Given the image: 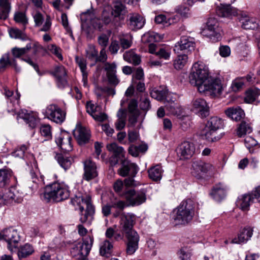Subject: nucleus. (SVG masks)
<instances>
[{
	"label": "nucleus",
	"instance_id": "nucleus-1",
	"mask_svg": "<svg viewBox=\"0 0 260 260\" xmlns=\"http://www.w3.org/2000/svg\"><path fill=\"white\" fill-rule=\"evenodd\" d=\"M113 216L117 218L120 216L119 230L118 233L113 228L107 229L105 235L107 238L119 241L123 240L125 237L127 240L126 252L131 255L134 254L138 248L140 237L134 230L136 216L132 213L124 212L117 209L113 213Z\"/></svg>",
	"mask_w": 260,
	"mask_h": 260
},
{
	"label": "nucleus",
	"instance_id": "nucleus-2",
	"mask_svg": "<svg viewBox=\"0 0 260 260\" xmlns=\"http://www.w3.org/2000/svg\"><path fill=\"white\" fill-rule=\"evenodd\" d=\"M189 81L198 87L200 93L208 92L214 96L220 95L223 88L221 80L210 76L208 67L202 62H197L193 64L189 75Z\"/></svg>",
	"mask_w": 260,
	"mask_h": 260
},
{
	"label": "nucleus",
	"instance_id": "nucleus-3",
	"mask_svg": "<svg viewBox=\"0 0 260 260\" xmlns=\"http://www.w3.org/2000/svg\"><path fill=\"white\" fill-rule=\"evenodd\" d=\"M195 214L194 202L191 199L183 201L174 210L173 217L176 225H185L190 222Z\"/></svg>",
	"mask_w": 260,
	"mask_h": 260
},
{
	"label": "nucleus",
	"instance_id": "nucleus-4",
	"mask_svg": "<svg viewBox=\"0 0 260 260\" xmlns=\"http://www.w3.org/2000/svg\"><path fill=\"white\" fill-rule=\"evenodd\" d=\"M70 196L69 187L63 183L54 182L46 186L43 197L46 202H59Z\"/></svg>",
	"mask_w": 260,
	"mask_h": 260
},
{
	"label": "nucleus",
	"instance_id": "nucleus-5",
	"mask_svg": "<svg viewBox=\"0 0 260 260\" xmlns=\"http://www.w3.org/2000/svg\"><path fill=\"white\" fill-rule=\"evenodd\" d=\"M72 202L74 205H76L79 207L81 213L80 221L82 223L87 222L90 224L94 213V208L91 203L90 197L88 196H76L72 200Z\"/></svg>",
	"mask_w": 260,
	"mask_h": 260
},
{
	"label": "nucleus",
	"instance_id": "nucleus-6",
	"mask_svg": "<svg viewBox=\"0 0 260 260\" xmlns=\"http://www.w3.org/2000/svg\"><path fill=\"white\" fill-rule=\"evenodd\" d=\"M223 120L217 116L211 117L207 121L203 132V136L209 142L218 140L220 137L217 136V131L223 127Z\"/></svg>",
	"mask_w": 260,
	"mask_h": 260
},
{
	"label": "nucleus",
	"instance_id": "nucleus-7",
	"mask_svg": "<svg viewBox=\"0 0 260 260\" xmlns=\"http://www.w3.org/2000/svg\"><path fill=\"white\" fill-rule=\"evenodd\" d=\"M93 241L90 236L87 237L83 242H78L74 245L71 250V254L78 260H86Z\"/></svg>",
	"mask_w": 260,
	"mask_h": 260
},
{
	"label": "nucleus",
	"instance_id": "nucleus-8",
	"mask_svg": "<svg viewBox=\"0 0 260 260\" xmlns=\"http://www.w3.org/2000/svg\"><path fill=\"white\" fill-rule=\"evenodd\" d=\"M123 196L126 199L128 205L132 206H139L146 200V190L145 189H141L136 191L134 189H129L123 193Z\"/></svg>",
	"mask_w": 260,
	"mask_h": 260
},
{
	"label": "nucleus",
	"instance_id": "nucleus-9",
	"mask_svg": "<svg viewBox=\"0 0 260 260\" xmlns=\"http://www.w3.org/2000/svg\"><path fill=\"white\" fill-rule=\"evenodd\" d=\"M43 114L46 118L58 124L62 123L66 118V113L55 104L48 106Z\"/></svg>",
	"mask_w": 260,
	"mask_h": 260
},
{
	"label": "nucleus",
	"instance_id": "nucleus-10",
	"mask_svg": "<svg viewBox=\"0 0 260 260\" xmlns=\"http://www.w3.org/2000/svg\"><path fill=\"white\" fill-rule=\"evenodd\" d=\"M0 240H4L8 243V249L12 251L16 248L20 241L17 231L12 228L4 229L0 233Z\"/></svg>",
	"mask_w": 260,
	"mask_h": 260
},
{
	"label": "nucleus",
	"instance_id": "nucleus-11",
	"mask_svg": "<svg viewBox=\"0 0 260 260\" xmlns=\"http://www.w3.org/2000/svg\"><path fill=\"white\" fill-rule=\"evenodd\" d=\"M2 204L20 203L23 200V193L20 192L15 186H11L4 193H0Z\"/></svg>",
	"mask_w": 260,
	"mask_h": 260
},
{
	"label": "nucleus",
	"instance_id": "nucleus-12",
	"mask_svg": "<svg viewBox=\"0 0 260 260\" xmlns=\"http://www.w3.org/2000/svg\"><path fill=\"white\" fill-rule=\"evenodd\" d=\"M219 31L218 23L217 20L213 18H210L201 33L203 36L209 38L213 41H216L220 37Z\"/></svg>",
	"mask_w": 260,
	"mask_h": 260
},
{
	"label": "nucleus",
	"instance_id": "nucleus-13",
	"mask_svg": "<svg viewBox=\"0 0 260 260\" xmlns=\"http://www.w3.org/2000/svg\"><path fill=\"white\" fill-rule=\"evenodd\" d=\"M176 152L180 159H189L195 153L196 147L192 142L184 141L178 146Z\"/></svg>",
	"mask_w": 260,
	"mask_h": 260
},
{
	"label": "nucleus",
	"instance_id": "nucleus-14",
	"mask_svg": "<svg viewBox=\"0 0 260 260\" xmlns=\"http://www.w3.org/2000/svg\"><path fill=\"white\" fill-rule=\"evenodd\" d=\"M213 166L201 160L194 161L192 164L191 173L197 178H201L204 175L211 171Z\"/></svg>",
	"mask_w": 260,
	"mask_h": 260
},
{
	"label": "nucleus",
	"instance_id": "nucleus-15",
	"mask_svg": "<svg viewBox=\"0 0 260 260\" xmlns=\"http://www.w3.org/2000/svg\"><path fill=\"white\" fill-rule=\"evenodd\" d=\"M191 110L202 117L209 115V107L206 101L202 98H195L192 101Z\"/></svg>",
	"mask_w": 260,
	"mask_h": 260
},
{
	"label": "nucleus",
	"instance_id": "nucleus-16",
	"mask_svg": "<svg viewBox=\"0 0 260 260\" xmlns=\"http://www.w3.org/2000/svg\"><path fill=\"white\" fill-rule=\"evenodd\" d=\"M51 74L56 78V82L59 88H63L68 85L67 71L63 66L55 67L54 71L51 72Z\"/></svg>",
	"mask_w": 260,
	"mask_h": 260
},
{
	"label": "nucleus",
	"instance_id": "nucleus-17",
	"mask_svg": "<svg viewBox=\"0 0 260 260\" xmlns=\"http://www.w3.org/2000/svg\"><path fill=\"white\" fill-rule=\"evenodd\" d=\"M195 43L193 38L183 36L174 47V51L179 53V51H183L184 52L188 53L194 50Z\"/></svg>",
	"mask_w": 260,
	"mask_h": 260
},
{
	"label": "nucleus",
	"instance_id": "nucleus-18",
	"mask_svg": "<svg viewBox=\"0 0 260 260\" xmlns=\"http://www.w3.org/2000/svg\"><path fill=\"white\" fill-rule=\"evenodd\" d=\"M73 135L79 145L87 143L90 137L89 131L80 124H77L73 131Z\"/></svg>",
	"mask_w": 260,
	"mask_h": 260
},
{
	"label": "nucleus",
	"instance_id": "nucleus-19",
	"mask_svg": "<svg viewBox=\"0 0 260 260\" xmlns=\"http://www.w3.org/2000/svg\"><path fill=\"white\" fill-rule=\"evenodd\" d=\"M121 168L119 170L120 176L125 177L130 175L135 177L138 171V167L134 163L126 159L122 160Z\"/></svg>",
	"mask_w": 260,
	"mask_h": 260
},
{
	"label": "nucleus",
	"instance_id": "nucleus-20",
	"mask_svg": "<svg viewBox=\"0 0 260 260\" xmlns=\"http://www.w3.org/2000/svg\"><path fill=\"white\" fill-rule=\"evenodd\" d=\"M83 178L90 181L98 176L97 167L95 162L90 159H87L84 162Z\"/></svg>",
	"mask_w": 260,
	"mask_h": 260
},
{
	"label": "nucleus",
	"instance_id": "nucleus-21",
	"mask_svg": "<svg viewBox=\"0 0 260 260\" xmlns=\"http://www.w3.org/2000/svg\"><path fill=\"white\" fill-rule=\"evenodd\" d=\"M72 138L66 132L62 133L56 138L55 142L57 145L65 152H69L72 150L71 143Z\"/></svg>",
	"mask_w": 260,
	"mask_h": 260
},
{
	"label": "nucleus",
	"instance_id": "nucleus-22",
	"mask_svg": "<svg viewBox=\"0 0 260 260\" xmlns=\"http://www.w3.org/2000/svg\"><path fill=\"white\" fill-rule=\"evenodd\" d=\"M253 234V229L251 227H246L241 230L237 238H234L232 242L234 243L241 244L246 242L251 237Z\"/></svg>",
	"mask_w": 260,
	"mask_h": 260
},
{
	"label": "nucleus",
	"instance_id": "nucleus-23",
	"mask_svg": "<svg viewBox=\"0 0 260 260\" xmlns=\"http://www.w3.org/2000/svg\"><path fill=\"white\" fill-rule=\"evenodd\" d=\"M145 24L144 18L138 14H132L129 19V27L133 30L142 28Z\"/></svg>",
	"mask_w": 260,
	"mask_h": 260
},
{
	"label": "nucleus",
	"instance_id": "nucleus-24",
	"mask_svg": "<svg viewBox=\"0 0 260 260\" xmlns=\"http://www.w3.org/2000/svg\"><path fill=\"white\" fill-rule=\"evenodd\" d=\"M228 117L236 121H239L245 117L244 111L239 107L229 108L225 110Z\"/></svg>",
	"mask_w": 260,
	"mask_h": 260
},
{
	"label": "nucleus",
	"instance_id": "nucleus-25",
	"mask_svg": "<svg viewBox=\"0 0 260 260\" xmlns=\"http://www.w3.org/2000/svg\"><path fill=\"white\" fill-rule=\"evenodd\" d=\"M226 193V186L219 183L213 187L210 193V195L216 201H220L225 197Z\"/></svg>",
	"mask_w": 260,
	"mask_h": 260
},
{
	"label": "nucleus",
	"instance_id": "nucleus-26",
	"mask_svg": "<svg viewBox=\"0 0 260 260\" xmlns=\"http://www.w3.org/2000/svg\"><path fill=\"white\" fill-rule=\"evenodd\" d=\"M75 61L78 65L82 74V81L84 86L87 85V77L88 73L87 72V63L86 60L84 58L76 56L75 57Z\"/></svg>",
	"mask_w": 260,
	"mask_h": 260
},
{
	"label": "nucleus",
	"instance_id": "nucleus-27",
	"mask_svg": "<svg viewBox=\"0 0 260 260\" xmlns=\"http://www.w3.org/2000/svg\"><path fill=\"white\" fill-rule=\"evenodd\" d=\"M254 200L250 194H245L240 197L237 201V205L243 211L248 210L251 202Z\"/></svg>",
	"mask_w": 260,
	"mask_h": 260
},
{
	"label": "nucleus",
	"instance_id": "nucleus-28",
	"mask_svg": "<svg viewBox=\"0 0 260 260\" xmlns=\"http://www.w3.org/2000/svg\"><path fill=\"white\" fill-rule=\"evenodd\" d=\"M164 170L159 165L151 167L148 171L149 177L153 181H159L162 176Z\"/></svg>",
	"mask_w": 260,
	"mask_h": 260
},
{
	"label": "nucleus",
	"instance_id": "nucleus-29",
	"mask_svg": "<svg viewBox=\"0 0 260 260\" xmlns=\"http://www.w3.org/2000/svg\"><path fill=\"white\" fill-rule=\"evenodd\" d=\"M13 176V172L9 169H0V187L8 185Z\"/></svg>",
	"mask_w": 260,
	"mask_h": 260
},
{
	"label": "nucleus",
	"instance_id": "nucleus-30",
	"mask_svg": "<svg viewBox=\"0 0 260 260\" xmlns=\"http://www.w3.org/2000/svg\"><path fill=\"white\" fill-rule=\"evenodd\" d=\"M10 0H0V19L6 20L11 11Z\"/></svg>",
	"mask_w": 260,
	"mask_h": 260
},
{
	"label": "nucleus",
	"instance_id": "nucleus-31",
	"mask_svg": "<svg viewBox=\"0 0 260 260\" xmlns=\"http://www.w3.org/2000/svg\"><path fill=\"white\" fill-rule=\"evenodd\" d=\"M12 66L14 68L16 72L20 71V68L18 67L15 59L10 60L8 54H5L0 59V72L5 70L7 65Z\"/></svg>",
	"mask_w": 260,
	"mask_h": 260
},
{
	"label": "nucleus",
	"instance_id": "nucleus-32",
	"mask_svg": "<svg viewBox=\"0 0 260 260\" xmlns=\"http://www.w3.org/2000/svg\"><path fill=\"white\" fill-rule=\"evenodd\" d=\"M123 57L126 61L135 65L139 64L141 62L140 57L132 50L125 52Z\"/></svg>",
	"mask_w": 260,
	"mask_h": 260
},
{
	"label": "nucleus",
	"instance_id": "nucleus-33",
	"mask_svg": "<svg viewBox=\"0 0 260 260\" xmlns=\"http://www.w3.org/2000/svg\"><path fill=\"white\" fill-rule=\"evenodd\" d=\"M108 150L113 153V155L118 156L119 158H123L124 157L125 151L124 149L118 146L117 144L113 143L108 144L107 146Z\"/></svg>",
	"mask_w": 260,
	"mask_h": 260
},
{
	"label": "nucleus",
	"instance_id": "nucleus-34",
	"mask_svg": "<svg viewBox=\"0 0 260 260\" xmlns=\"http://www.w3.org/2000/svg\"><path fill=\"white\" fill-rule=\"evenodd\" d=\"M168 91L166 88L160 87L154 88L150 92L151 97L157 101L165 100Z\"/></svg>",
	"mask_w": 260,
	"mask_h": 260
},
{
	"label": "nucleus",
	"instance_id": "nucleus-35",
	"mask_svg": "<svg viewBox=\"0 0 260 260\" xmlns=\"http://www.w3.org/2000/svg\"><path fill=\"white\" fill-rule=\"evenodd\" d=\"M16 119L18 120L19 118L23 119L26 123H28L31 127H34L36 124V119L32 115L28 113H24L23 112L16 114Z\"/></svg>",
	"mask_w": 260,
	"mask_h": 260
},
{
	"label": "nucleus",
	"instance_id": "nucleus-36",
	"mask_svg": "<svg viewBox=\"0 0 260 260\" xmlns=\"http://www.w3.org/2000/svg\"><path fill=\"white\" fill-rule=\"evenodd\" d=\"M9 34L11 38L20 39L22 41L26 40L28 37L23 30H20L16 27L10 28L8 30Z\"/></svg>",
	"mask_w": 260,
	"mask_h": 260
},
{
	"label": "nucleus",
	"instance_id": "nucleus-37",
	"mask_svg": "<svg viewBox=\"0 0 260 260\" xmlns=\"http://www.w3.org/2000/svg\"><path fill=\"white\" fill-rule=\"evenodd\" d=\"M34 252L33 247L27 243L20 247L18 251V256L19 258H25L32 254Z\"/></svg>",
	"mask_w": 260,
	"mask_h": 260
},
{
	"label": "nucleus",
	"instance_id": "nucleus-38",
	"mask_svg": "<svg viewBox=\"0 0 260 260\" xmlns=\"http://www.w3.org/2000/svg\"><path fill=\"white\" fill-rule=\"evenodd\" d=\"M260 95V89L257 88H253L246 92L245 102L247 103H253Z\"/></svg>",
	"mask_w": 260,
	"mask_h": 260
},
{
	"label": "nucleus",
	"instance_id": "nucleus-39",
	"mask_svg": "<svg viewBox=\"0 0 260 260\" xmlns=\"http://www.w3.org/2000/svg\"><path fill=\"white\" fill-rule=\"evenodd\" d=\"M55 157L60 166L65 170L70 168L73 161L72 158L64 156L62 154H57Z\"/></svg>",
	"mask_w": 260,
	"mask_h": 260
},
{
	"label": "nucleus",
	"instance_id": "nucleus-40",
	"mask_svg": "<svg viewBox=\"0 0 260 260\" xmlns=\"http://www.w3.org/2000/svg\"><path fill=\"white\" fill-rule=\"evenodd\" d=\"M161 39L158 34L154 32H149L143 35L142 37V41L144 43H148L149 44L154 42H158Z\"/></svg>",
	"mask_w": 260,
	"mask_h": 260
},
{
	"label": "nucleus",
	"instance_id": "nucleus-41",
	"mask_svg": "<svg viewBox=\"0 0 260 260\" xmlns=\"http://www.w3.org/2000/svg\"><path fill=\"white\" fill-rule=\"evenodd\" d=\"M242 27L246 29H254L258 27H260V23H258L255 18H247L242 20Z\"/></svg>",
	"mask_w": 260,
	"mask_h": 260
},
{
	"label": "nucleus",
	"instance_id": "nucleus-42",
	"mask_svg": "<svg viewBox=\"0 0 260 260\" xmlns=\"http://www.w3.org/2000/svg\"><path fill=\"white\" fill-rule=\"evenodd\" d=\"M252 131V128L250 124L242 121L237 128V134L239 137H241L247 134H250Z\"/></svg>",
	"mask_w": 260,
	"mask_h": 260
},
{
	"label": "nucleus",
	"instance_id": "nucleus-43",
	"mask_svg": "<svg viewBox=\"0 0 260 260\" xmlns=\"http://www.w3.org/2000/svg\"><path fill=\"white\" fill-rule=\"evenodd\" d=\"M113 248V245L108 240H105L100 247V253L102 255L108 257Z\"/></svg>",
	"mask_w": 260,
	"mask_h": 260
},
{
	"label": "nucleus",
	"instance_id": "nucleus-44",
	"mask_svg": "<svg viewBox=\"0 0 260 260\" xmlns=\"http://www.w3.org/2000/svg\"><path fill=\"white\" fill-rule=\"evenodd\" d=\"M125 12V7L121 2L116 1L113 3L112 14L114 17H118Z\"/></svg>",
	"mask_w": 260,
	"mask_h": 260
},
{
	"label": "nucleus",
	"instance_id": "nucleus-45",
	"mask_svg": "<svg viewBox=\"0 0 260 260\" xmlns=\"http://www.w3.org/2000/svg\"><path fill=\"white\" fill-rule=\"evenodd\" d=\"M188 57L186 55H180L174 61V67L176 70L182 69L186 64Z\"/></svg>",
	"mask_w": 260,
	"mask_h": 260
},
{
	"label": "nucleus",
	"instance_id": "nucleus-46",
	"mask_svg": "<svg viewBox=\"0 0 260 260\" xmlns=\"http://www.w3.org/2000/svg\"><path fill=\"white\" fill-rule=\"evenodd\" d=\"M31 48V43H28L25 47L17 48L15 47L12 49V53L13 56L15 58H19L22 55L28 52Z\"/></svg>",
	"mask_w": 260,
	"mask_h": 260
},
{
	"label": "nucleus",
	"instance_id": "nucleus-47",
	"mask_svg": "<svg viewBox=\"0 0 260 260\" xmlns=\"http://www.w3.org/2000/svg\"><path fill=\"white\" fill-rule=\"evenodd\" d=\"M14 20L16 22L21 24L24 26V29L25 28V26L28 24V19L25 13L22 12H16L14 15Z\"/></svg>",
	"mask_w": 260,
	"mask_h": 260
},
{
	"label": "nucleus",
	"instance_id": "nucleus-48",
	"mask_svg": "<svg viewBox=\"0 0 260 260\" xmlns=\"http://www.w3.org/2000/svg\"><path fill=\"white\" fill-rule=\"evenodd\" d=\"M40 132L41 136L45 138V140H49L52 138L51 127L49 124H42L40 127Z\"/></svg>",
	"mask_w": 260,
	"mask_h": 260
},
{
	"label": "nucleus",
	"instance_id": "nucleus-49",
	"mask_svg": "<svg viewBox=\"0 0 260 260\" xmlns=\"http://www.w3.org/2000/svg\"><path fill=\"white\" fill-rule=\"evenodd\" d=\"M235 10L232 9L230 5L223 6L219 8L218 11V14L219 16L228 17L235 15Z\"/></svg>",
	"mask_w": 260,
	"mask_h": 260
},
{
	"label": "nucleus",
	"instance_id": "nucleus-50",
	"mask_svg": "<svg viewBox=\"0 0 260 260\" xmlns=\"http://www.w3.org/2000/svg\"><path fill=\"white\" fill-rule=\"evenodd\" d=\"M117 116L119 117L117 121L115 122V127L117 130L123 129L125 125V116L122 110H119L117 113Z\"/></svg>",
	"mask_w": 260,
	"mask_h": 260
},
{
	"label": "nucleus",
	"instance_id": "nucleus-51",
	"mask_svg": "<svg viewBox=\"0 0 260 260\" xmlns=\"http://www.w3.org/2000/svg\"><path fill=\"white\" fill-rule=\"evenodd\" d=\"M244 82L245 78H237L232 82L231 88L233 91L237 92L243 87Z\"/></svg>",
	"mask_w": 260,
	"mask_h": 260
},
{
	"label": "nucleus",
	"instance_id": "nucleus-52",
	"mask_svg": "<svg viewBox=\"0 0 260 260\" xmlns=\"http://www.w3.org/2000/svg\"><path fill=\"white\" fill-rule=\"evenodd\" d=\"M165 107L170 113L173 115H179L182 111V108L180 105L176 103H171V104H166Z\"/></svg>",
	"mask_w": 260,
	"mask_h": 260
},
{
	"label": "nucleus",
	"instance_id": "nucleus-53",
	"mask_svg": "<svg viewBox=\"0 0 260 260\" xmlns=\"http://www.w3.org/2000/svg\"><path fill=\"white\" fill-rule=\"evenodd\" d=\"M171 53V50L169 48L159 47L156 53V55L160 59L168 60L170 57Z\"/></svg>",
	"mask_w": 260,
	"mask_h": 260
},
{
	"label": "nucleus",
	"instance_id": "nucleus-54",
	"mask_svg": "<svg viewBox=\"0 0 260 260\" xmlns=\"http://www.w3.org/2000/svg\"><path fill=\"white\" fill-rule=\"evenodd\" d=\"M86 108L87 112L92 117L93 116V114H95L98 112L101 109L100 106L98 105H95L91 101L87 102Z\"/></svg>",
	"mask_w": 260,
	"mask_h": 260
},
{
	"label": "nucleus",
	"instance_id": "nucleus-55",
	"mask_svg": "<svg viewBox=\"0 0 260 260\" xmlns=\"http://www.w3.org/2000/svg\"><path fill=\"white\" fill-rule=\"evenodd\" d=\"M175 11L183 17L186 18L190 16L189 8L184 5L178 6L175 9Z\"/></svg>",
	"mask_w": 260,
	"mask_h": 260
},
{
	"label": "nucleus",
	"instance_id": "nucleus-56",
	"mask_svg": "<svg viewBox=\"0 0 260 260\" xmlns=\"http://www.w3.org/2000/svg\"><path fill=\"white\" fill-rule=\"evenodd\" d=\"M86 57L90 60H95L96 61L98 50L93 45H89L86 50Z\"/></svg>",
	"mask_w": 260,
	"mask_h": 260
},
{
	"label": "nucleus",
	"instance_id": "nucleus-57",
	"mask_svg": "<svg viewBox=\"0 0 260 260\" xmlns=\"http://www.w3.org/2000/svg\"><path fill=\"white\" fill-rule=\"evenodd\" d=\"M104 70L106 71L107 75L116 74V64L115 62L110 63L106 62L104 64Z\"/></svg>",
	"mask_w": 260,
	"mask_h": 260
},
{
	"label": "nucleus",
	"instance_id": "nucleus-58",
	"mask_svg": "<svg viewBox=\"0 0 260 260\" xmlns=\"http://www.w3.org/2000/svg\"><path fill=\"white\" fill-rule=\"evenodd\" d=\"M47 49L51 53L54 54L58 58L62 59V56L60 53V49L54 44L48 45Z\"/></svg>",
	"mask_w": 260,
	"mask_h": 260
},
{
	"label": "nucleus",
	"instance_id": "nucleus-59",
	"mask_svg": "<svg viewBox=\"0 0 260 260\" xmlns=\"http://www.w3.org/2000/svg\"><path fill=\"white\" fill-rule=\"evenodd\" d=\"M137 107V101L135 99L131 100L128 104V106L129 112L131 114H139Z\"/></svg>",
	"mask_w": 260,
	"mask_h": 260
},
{
	"label": "nucleus",
	"instance_id": "nucleus-60",
	"mask_svg": "<svg viewBox=\"0 0 260 260\" xmlns=\"http://www.w3.org/2000/svg\"><path fill=\"white\" fill-rule=\"evenodd\" d=\"M98 42L103 48H106L109 42V37L107 35L103 34L98 37Z\"/></svg>",
	"mask_w": 260,
	"mask_h": 260
},
{
	"label": "nucleus",
	"instance_id": "nucleus-61",
	"mask_svg": "<svg viewBox=\"0 0 260 260\" xmlns=\"http://www.w3.org/2000/svg\"><path fill=\"white\" fill-rule=\"evenodd\" d=\"M179 258L181 260H191L190 253L188 251L186 248H181L178 252Z\"/></svg>",
	"mask_w": 260,
	"mask_h": 260
},
{
	"label": "nucleus",
	"instance_id": "nucleus-62",
	"mask_svg": "<svg viewBox=\"0 0 260 260\" xmlns=\"http://www.w3.org/2000/svg\"><path fill=\"white\" fill-rule=\"evenodd\" d=\"M33 18L36 26H40L44 19L43 15L39 12H36L33 15Z\"/></svg>",
	"mask_w": 260,
	"mask_h": 260
},
{
	"label": "nucleus",
	"instance_id": "nucleus-63",
	"mask_svg": "<svg viewBox=\"0 0 260 260\" xmlns=\"http://www.w3.org/2000/svg\"><path fill=\"white\" fill-rule=\"evenodd\" d=\"M244 142L246 147L248 149H250L251 147L256 146L257 144V141L254 139L249 136L245 138Z\"/></svg>",
	"mask_w": 260,
	"mask_h": 260
},
{
	"label": "nucleus",
	"instance_id": "nucleus-64",
	"mask_svg": "<svg viewBox=\"0 0 260 260\" xmlns=\"http://www.w3.org/2000/svg\"><path fill=\"white\" fill-rule=\"evenodd\" d=\"M52 23L51 17L49 15H47L45 19V23L43 24L42 27L40 29L42 31H48L51 28Z\"/></svg>",
	"mask_w": 260,
	"mask_h": 260
}]
</instances>
